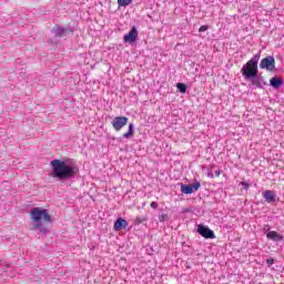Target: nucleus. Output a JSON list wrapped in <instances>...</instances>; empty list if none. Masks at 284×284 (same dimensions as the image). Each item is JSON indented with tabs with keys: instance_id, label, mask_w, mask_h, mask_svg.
I'll return each instance as SVG.
<instances>
[{
	"instance_id": "23",
	"label": "nucleus",
	"mask_w": 284,
	"mask_h": 284,
	"mask_svg": "<svg viewBox=\"0 0 284 284\" xmlns=\"http://www.w3.org/2000/svg\"><path fill=\"white\" fill-rule=\"evenodd\" d=\"M151 207H152V210H156V207H159V203L151 202Z\"/></svg>"
},
{
	"instance_id": "20",
	"label": "nucleus",
	"mask_w": 284,
	"mask_h": 284,
	"mask_svg": "<svg viewBox=\"0 0 284 284\" xmlns=\"http://www.w3.org/2000/svg\"><path fill=\"white\" fill-rule=\"evenodd\" d=\"M266 265H267L268 267H272V265H274V258H267V260H266Z\"/></svg>"
},
{
	"instance_id": "12",
	"label": "nucleus",
	"mask_w": 284,
	"mask_h": 284,
	"mask_svg": "<svg viewBox=\"0 0 284 284\" xmlns=\"http://www.w3.org/2000/svg\"><path fill=\"white\" fill-rule=\"evenodd\" d=\"M266 203H276V193L272 190H266L262 193Z\"/></svg>"
},
{
	"instance_id": "2",
	"label": "nucleus",
	"mask_w": 284,
	"mask_h": 284,
	"mask_svg": "<svg viewBox=\"0 0 284 284\" xmlns=\"http://www.w3.org/2000/svg\"><path fill=\"white\" fill-rule=\"evenodd\" d=\"M261 59V54H255L252 57L251 60L247 61V63H245L242 69V75L244 77V79L247 81L254 77H256V74H258V61Z\"/></svg>"
},
{
	"instance_id": "25",
	"label": "nucleus",
	"mask_w": 284,
	"mask_h": 284,
	"mask_svg": "<svg viewBox=\"0 0 284 284\" xmlns=\"http://www.w3.org/2000/svg\"><path fill=\"white\" fill-rule=\"evenodd\" d=\"M207 176H209V179H214V173H212V171H210V172L207 173Z\"/></svg>"
},
{
	"instance_id": "7",
	"label": "nucleus",
	"mask_w": 284,
	"mask_h": 284,
	"mask_svg": "<svg viewBox=\"0 0 284 284\" xmlns=\"http://www.w3.org/2000/svg\"><path fill=\"white\" fill-rule=\"evenodd\" d=\"M129 119L126 116H115L112 121L113 129L119 132L122 130V128H125L128 125Z\"/></svg>"
},
{
	"instance_id": "1",
	"label": "nucleus",
	"mask_w": 284,
	"mask_h": 284,
	"mask_svg": "<svg viewBox=\"0 0 284 284\" xmlns=\"http://www.w3.org/2000/svg\"><path fill=\"white\" fill-rule=\"evenodd\" d=\"M52 178L59 181H70L79 174V166L72 160L51 161Z\"/></svg>"
},
{
	"instance_id": "8",
	"label": "nucleus",
	"mask_w": 284,
	"mask_h": 284,
	"mask_svg": "<svg viewBox=\"0 0 284 284\" xmlns=\"http://www.w3.org/2000/svg\"><path fill=\"white\" fill-rule=\"evenodd\" d=\"M136 39H139V31L136 30V27H132L129 33L123 37V41L125 43H134Z\"/></svg>"
},
{
	"instance_id": "21",
	"label": "nucleus",
	"mask_w": 284,
	"mask_h": 284,
	"mask_svg": "<svg viewBox=\"0 0 284 284\" xmlns=\"http://www.w3.org/2000/svg\"><path fill=\"white\" fill-rule=\"evenodd\" d=\"M210 27L207 26H201L199 29V32H206V30H209Z\"/></svg>"
},
{
	"instance_id": "19",
	"label": "nucleus",
	"mask_w": 284,
	"mask_h": 284,
	"mask_svg": "<svg viewBox=\"0 0 284 284\" xmlns=\"http://www.w3.org/2000/svg\"><path fill=\"white\" fill-rule=\"evenodd\" d=\"M166 219H168V214L165 213H162L161 215H159L160 223H163V221H166Z\"/></svg>"
},
{
	"instance_id": "4",
	"label": "nucleus",
	"mask_w": 284,
	"mask_h": 284,
	"mask_svg": "<svg viewBox=\"0 0 284 284\" xmlns=\"http://www.w3.org/2000/svg\"><path fill=\"white\" fill-rule=\"evenodd\" d=\"M261 70H267L268 72H274L276 70V60L274 57L268 55L261 60L260 62Z\"/></svg>"
},
{
	"instance_id": "6",
	"label": "nucleus",
	"mask_w": 284,
	"mask_h": 284,
	"mask_svg": "<svg viewBox=\"0 0 284 284\" xmlns=\"http://www.w3.org/2000/svg\"><path fill=\"white\" fill-rule=\"evenodd\" d=\"M197 234H200V236H203V239H216L214 231L203 224L197 225Z\"/></svg>"
},
{
	"instance_id": "15",
	"label": "nucleus",
	"mask_w": 284,
	"mask_h": 284,
	"mask_svg": "<svg viewBox=\"0 0 284 284\" xmlns=\"http://www.w3.org/2000/svg\"><path fill=\"white\" fill-rule=\"evenodd\" d=\"M128 227V222L123 217H119L114 222V230L115 232H119V230H125Z\"/></svg>"
},
{
	"instance_id": "26",
	"label": "nucleus",
	"mask_w": 284,
	"mask_h": 284,
	"mask_svg": "<svg viewBox=\"0 0 284 284\" xmlns=\"http://www.w3.org/2000/svg\"><path fill=\"white\" fill-rule=\"evenodd\" d=\"M215 176H221V170L215 171Z\"/></svg>"
},
{
	"instance_id": "5",
	"label": "nucleus",
	"mask_w": 284,
	"mask_h": 284,
	"mask_svg": "<svg viewBox=\"0 0 284 284\" xmlns=\"http://www.w3.org/2000/svg\"><path fill=\"white\" fill-rule=\"evenodd\" d=\"M199 190H201V182L199 181H195L189 185L181 183L182 194H193L194 192H199Z\"/></svg>"
},
{
	"instance_id": "13",
	"label": "nucleus",
	"mask_w": 284,
	"mask_h": 284,
	"mask_svg": "<svg viewBox=\"0 0 284 284\" xmlns=\"http://www.w3.org/2000/svg\"><path fill=\"white\" fill-rule=\"evenodd\" d=\"M266 239L268 241H274V243H278V242L283 241V235L278 234V232H276V231H271V232L266 233Z\"/></svg>"
},
{
	"instance_id": "3",
	"label": "nucleus",
	"mask_w": 284,
	"mask_h": 284,
	"mask_svg": "<svg viewBox=\"0 0 284 284\" xmlns=\"http://www.w3.org/2000/svg\"><path fill=\"white\" fill-rule=\"evenodd\" d=\"M32 221L34 223H41V220L45 223H52V216L48 214V210L41 207H33L30 212Z\"/></svg>"
},
{
	"instance_id": "24",
	"label": "nucleus",
	"mask_w": 284,
	"mask_h": 284,
	"mask_svg": "<svg viewBox=\"0 0 284 284\" xmlns=\"http://www.w3.org/2000/svg\"><path fill=\"white\" fill-rule=\"evenodd\" d=\"M242 185H243L244 190H247V187H250V184L247 182H242Z\"/></svg>"
},
{
	"instance_id": "14",
	"label": "nucleus",
	"mask_w": 284,
	"mask_h": 284,
	"mask_svg": "<svg viewBox=\"0 0 284 284\" xmlns=\"http://www.w3.org/2000/svg\"><path fill=\"white\" fill-rule=\"evenodd\" d=\"M270 85H271V88H274V90H278L280 88L283 87V78L273 77L270 80Z\"/></svg>"
},
{
	"instance_id": "22",
	"label": "nucleus",
	"mask_w": 284,
	"mask_h": 284,
	"mask_svg": "<svg viewBox=\"0 0 284 284\" xmlns=\"http://www.w3.org/2000/svg\"><path fill=\"white\" fill-rule=\"evenodd\" d=\"M270 230H272V227H270L268 224H265L264 227H263V231H264V232H267V234H270V232H272V231H270Z\"/></svg>"
},
{
	"instance_id": "11",
	"label": "nucleus",
	"mask_w": 284,
	"mask_h": 284,
	"mask_svg": "<svg viewBox=\"0 0 284 284\" xmlns=\"http://www.w3.org/2000/svg\"><path fill=\"white\" fill-rule=\"evenodd\" d=\"M52 32L55 37H65V34H72V29L55 26Z\"/></svg>"
},
{
	"instance_id": "16",
	"label": "nucleus",
	"mask_w": 284,
	"mask_h": 284,
	"mask_svg": "<svg viewBox=\"0 0 284 284\" xmlns=\"http://www.w3.org/2000/svg\"><path fill=\"white\" fill-rule=\"evenodd\" d=\"M134 136V123L129 124V130L123 134V139H132Z\"/></svg>"
},
{
	"instance_id": "9",
	"label": "nucleus",
	"mask_w": 284,
	"mask_h": 284,
	"mask_svg": "<svg viewBox=\"0 0 284 284\" xmlns=\"http://www.w3.org/2000/svg\"><path fill=\"white\" fill-rule=\"evenodd\" d=\"M248 81H251L252 85L260 89H263L264 85H267L265 78L258 74H255V77L251 78Z\"/></svg>"
},
{
	"instance_id": "10",
	"label": "nucleus",
	"mask_w": 284,
	"mask_h": 284,
	"mask_svg": "<svg viewBox=\"0 0 284 284\" xmlns=\"http://www.w3.org/2000/svg\"><path fill=\"white\" fill-rule=\"evenodd\" d=\"M33 232L38 231V234L40 236V239H45L48 236V227L43 226L42 223H36V225L32 226Z\"/></svg>"
},
{
	"instance_id": "18",
	"label": "nucleus",
	"mask_w": 284,
	"mask_h": 284,
	"mask_svg": "<svg viewBox=\"0 0 284 284\" xmlns=\"http://www.w3.org/2000/svg\"><path fill=\"white\" fill-rule=\"evenodd\" d=\"M134 0H118V6L120 8H128L130 3H132Z\"/></svg>"
},
{
	"instance_id": "17",
	"label": "nucleus",
	"mask_w": 284,
	"mask_h": 284,
	"mask_svg": "<svg viewBox=\"0 0 284 284\" xmlns=\"http://www.w3.org/2000/svg\"><path fill=\"white\" fill-rule=\"evenodd\" d=\"M176 88H178L179 92H181V94H185L187 92V85L185 83L179 82L176 84Z\"/></svg>"
}]
</instances>
